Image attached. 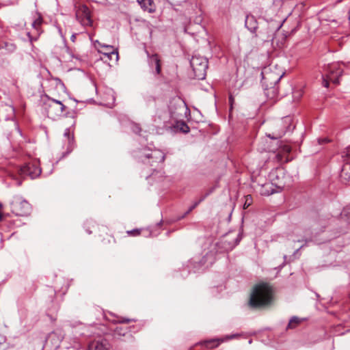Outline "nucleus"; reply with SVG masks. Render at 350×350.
I'll return each mask as SVG.
<instances>
[{
  "label": "nucleus",
  "instance_id": "29",
  "mask_svg": "<svg viewBox=\"0 0 350 350\" xmlns=\"http://www.w3.org/2000/svg\"><path fill=\"white\" fill-rule=\"evenodd\" d=\"M55 337H56V335H55V333H51V334L49 335V336H48V338H46V345H48V344H49V342L50 341L53 340Z\"/></svg>",
  "mask_w": 350,
  "mask_h": 350
},
{
  "label": "nucleus",
  "instance_id": "6",
  "mask_svg": "<svg viewBox=\"0 0 350 350\" xmlns=\"http://www.w3.org/2000/svg\"><path fill=\"white\" fill-rule=\"evenodd\" d=\"M190 65L193 71L194 76L199 80L204 79L208 68V60L200 55H193L190 60Z\"/></svg>",
  "mask_w": 350,
  "mask_h": 350
},
{
  "label": "nucleus",
  "instance_id": "8",
  "mask_svg": "<svg viewBox=\"0 0 350 350\" xmlns=\"http://www.w3.org/2000/svg\"><path fill=\"white\" fill-rule=\"evenodd\" d=\"M12 212L17 216L26 217L30 215V204L20 198H15L11 203Z\"/></svg>",
  "mask_w": 350,
  "mask_h": 350
},
{
  "label": "nucleus",
  "instance_id": "12",
  "mask_svg": "<svg viewBox=\"0 0 350 350\" xmlns=\"http://www.w3.org/2000/svg\"><path fill=\"white\" fill-rule=\"evenodd\" d=\"M43 23V19L42 15L36 12V16L33 21L32 22L31 26L34 29L35 32L33 35L31 34V32H27V36L29 38L30 42L32 44L33 42L36 41L40 36L42 31H41V25Z\"/></svg>",
  "mask_w": 350,
  "mask_h": 350
},
{
  "label": "nucleus",
  "instance_id": "1",
  "mask_svg": "<svg viewBox=\"0 0 350 350\" xmlns=\"http://www.w3.org/2000/svg\"><path fill=\"white\" fill-rule=\"evenodd\" d=\"M137 161L149 169L150 172L155 171L165 161V154L159 149L144 148L135 153Z\"/></svg>",
  "mask_w": 350,
  "mask_h": 350
},
{
  "label": "nucleus",
  "instance_id": "11",
  "mask_svg": "<svg viewBox=\"0 0 350 350\" xmlns=\"http://www.w3.org/2000/svg\"><path fill=\"white\" fill-rule=\"evenodd\" d=\"M76 17L83 26H92L93 21L91 18L90 11L85 5H80L77 12Z\"/></svg>",
  "mask_w": 350,
  "mask_h": 350
},
{
  "label": "nucleus",
  "instance_id": "7",
  "mask_svg": "<svg viewBox=\"0 0 350 350\" xmlns=\"http://www.w3.org/2000/svg\"><path fill=\"white\" fill-rule=\"evenodd\" d=\"M325 77H323V85L328 88L329 82L332 81L334 84L339 83V78L342 74V70L337 64H329L326 66Z\"/></svg>",
  "mask_w": 350,
  "mask_h": 350
},
{
  "label": "nucleus",
  "instance_id": "25",
  "mask_svg": "<svg viewBox=\"0 0 350 350\" xmlns=\"http://www.w3.org/2000/svg\"><path fill=\"white\" fill-rule=\"evenodd\" d=\"M341 217L350 223V206L345 208L341 212Z\"/></svg>",
  "mask_w": 350,
  "mask_h": 350
},
{
  "label": "nucleus",
  "instance_id": "33",
  "mask_svg": "<svg viewBox=\"0 0 350 350\" xmlns=\"http://www.w3.org/2000/svg\"><path fill=\"white\" fill-rule=\"evenodd\" d=\"M276 157L278 161H282V156L279 153L276 154Z\"/></svg>",
  "mask_w": 350,
  "mask_h": 350
},
{
  "label": "nucleus",
  "instance_id": "18",
  "mask_svg": "<svg viewBox=\"0 0 350 350\" xmlns=\"http://www.w3.org/2000/svg\"><path fill=\"white\" fill-rule=\"evenodd\" d=\"M293 120L292 118L290 116H286L282 120V124H284V126L285 127V129H284L281 133H280L275 138L281 137L282 135H284L286 132L292 131L295 126H292ZM269 137H271V135H269ZM271 138H273L271 137Z\"/></svg>",
  "mask_w": 350,
  "mask_h": 350
},
{
  "label": "nucleus",
  "instance_id": "2",
  "mask_svg": "<svg viewBox=\"0 0 350 350\" xmlns=\"http://www.w3.org/2000/svg\"><path fill=\"white\" fill-rule=\"evenodd\" d=\"M273 288L267 283L256 285L250 295L248 302L252 308H262L270 305L273 300Z\"/></svg>",
  "mask_w": 350,
  "mask_h": 350
},
{
  "label": "nucleus",
  "instance_id": "9",
  "mask_svg": "<svg viewBox=\"0 0 350 350\" xmlns=\"http://www.w3.org/2000/svg\"><path fill=\"white\" fill-rule=\"evenodd\" d=\"M20 175L34 179L41 174V168L38 161H32L23 165L19 170Z\"/></svg>",
  "mask_w": 350,
  "mask_h": 350
},
{
  "label": "nucleus",
  "instance_id": "16",
  "mask_svg": "<svg viewBox=\"0 0 350 350\" xmlns=\"http://www.w3.org/2000/svg\"><path fill=\"white\" fill-rule=\"evenodd\" d=\"M144 11L149 13H154L156 10V6L153 0H137Z\"/></svg>",
  "mask_w": 350,
  "mask_h": 350
},
{
  "label": "nucleus",
  "instance_id": "28",
  "mask_svg": "<svg viewBox=\"0 0 350 350\" xmlns=\"http://www.w3.org/2000/svg\"><path fill=\"white\" fill-rule=\"evenodd\" d=\"M141 229H133L126 231V233L130 236H138L141 234Z\"/></svg>",
  "mask_w": 350,
  "mask_h": 350
},
{
  "label": "nucleus",
  "instance_id": "21",
  "mask_svg": "<svg viewBox=\"0 0 350 350\" xmlns=\"http://www.w3.org/2000/svg\"><path fill=\"white\" fill-rule=\"evenodd\" d=\"M64 135L67 137V140H68V146H67V152H66V154H68L73 150V149L75 148V144L73 136L72 135L71 136L69 129H67L65 131Z\"/></svg>",
  "mask_w": 350,
  "mask_h": 350
},
{
  "label": "nucleus",
  "instance_id": "35",
  "mask_svg": "<svg viewBox=\"0 0 350 350\" xmlns=\"http://www.w3.org/2000/svg\"><path fill=\"white\" fill-rule=\"evenodd\" d=\"M297 241L298 242H301V241L307 242L308 239H298Z\"/></svg>",
  "mask_w": 350,
  "mask_h": 350
},
{
  "label": "nucleus",
  "instance_id": "20",
  "mask_svg": "<svg viewBox=\"0 0 350 350\" xmlns=\"http://www.w3.org/2000/svg\"><path fill=\"white\" fill-rule=\"evenodd\" d=\"M149 64L150 66H155L156 73L159 75L161 72V60L157 54H152V55H149Z\"/></svg>",
  "mask_w": 350,
  "mask_h": 350
},
{
  "label": "nucleus",
  "instance_id": "27",
  "mask_svg": "<svg viewBox=\"0 0 350 350\" xmlns=\"http://www.w3.org/2000/svg\"><path fill=\"white\" fill-rule=\"evenodd\" d=\"M342 157L343 159L344 162L350 161V146L347 147L342 152Z\"/></svg>",
  "mask_w": 350,
  "mask_h": 350
},
{
  "label": "nucleus",
  "instance_id": "26",
  "mask_svg": "<svg viewBox=\"0 0 350 350\" xmlns=\"http://www.w3.org/2000/svg\"><path fill=\"white\" fill-rule=\"evenodd\" d=\"M178 129L184 133H187L189 132V127L188 125L183 121L178 122L177 123Z\"/></svg>",
  "mask_w": 350,
  "mask_h": 350
},
{
  "label": "nucleus",
  "instance_id": "4",
  "mask_svg": "<svg viewBox=\"0 0 350 350\" xmlns=\"http://www.w3.org/2000/svg\"><path fill=\"white\" fill-rule=\"evenodd\" d=\"M269 177L278 192L286 188H289L292 185L291 177L286 174L283 170H276L271 172Z\"/></svg>",
  "mask_w": 350,
  "mask_h": 350
},
{
  "label": "nucleus",
  "instance_id": "10",
  "mask_svg": "<svg viewBox=\"0 0 350 350\" xmlns=\"http://www.w3.org/2000/svg\"><path fill=\"white\" fill-rule=\"evenodd\" d=\"M281 25H277L275 27H273L272 24L266 23L263 27L260 30L259 34L261 39L264 42L271 41V44L273 45L275 41V31H278Z\"/></svg>",
  "mask_w": 350,
  "mask_h": 350
},
{
  "label": "nucleus",
  "instance_id": "24",
  "mask_svg": "<svg viewBox=\"0 0 350 350\" xmlns=\"http://www.w3.org/2000/svg\"><path fill=\"white\" fill-rule=\"evenodd\" d=\"M202 344L206 348H214V347H217L220 344V341L219 340H211L204 341L202 342Z\"/></svg>",
  "mask_w": 350,
  "mask_h": 350
},
{
  "label": "nucleus",
  "instance_id": "22",
  "mask_svg": "<svg viewBox=\"0 0 350 350\" xmlns=\"http://www.w3.org/2000/svg\"><path fill=\"white\" fill-rule=\"evenodd\" d=\"M212 192L211 190L209 192L206 193L205 195H204L202 197L200 198V199L193 203L192 206H191L187 212H185L182 216L179 217L178 218V220L182 219L185 218L188 214H189L201 202L204 200V199Z\"/></svg>",
  "mask_w": 350,
  "mask_h": 350
},
{
  "label": "nucleus",
  "instance_id": "34",
  "mask_svg": "<svg viewBox=\"0 0 350 350\" xmlns=\"http://www.w3.org/2000/svg\"><path fill=\"white\" fill-rule=\"evenodd\" d=\"M9 109L12 111V113L14 112V109L12 106L8 107Z\"/></svg>",
  "mask_w": 350,
  "mask_h": 350
},
{
  "label": "nucleus",
  "instance_id": "30",
  "mask_svg": "<svg viewBox=\"0 0 350 350\" xmlns=\"http://www.w3.org/2000/svg\"><path fill=\"white\" fill-rule=\"evenodd\" d=\"M133 131L135 133H139V132L141 131V128L139 127V126L138 124H134L133 126Z\"/></svg>",
  "mask_w": 350,
  "mask_h": 350
},
{
  "label": "nucleus",
  "instance_id": "5",
  "mask_svg": "<svg viewBox=\"0 0 350 350\" xmlns=\"http://www.w3.org/2000/svg\"><path fill=\"white\" fill-rule=\"evenodd\" d=\"M111 323L119 325L116 326L113 331L114 336L118 338L121 337L133 338L131 334V327L124 325L132 322H135L134 319H129L122 317H116V319L110 320Z\"/></svg>",
  "mask_w": 350,
  "mask_h": 350
},
{
  "label": "nucleus",
  "instance_id": "31",
  "mask_svg": "<svg viewBox=\"0 0 350 350\" xmlns=\"http://www.w3.org/2000/svg\"><path fill=\"white\" fill-rule=\"evenodd\" d=\"M328 142H329V140L326 137L318 139V142L319 144L327 143Z\"/></svg>",
  "mask_w": 350,
  "mask_h": 350
},
{
  "label": "nucleus",
  "instance_id": "3",
  "mask_svg": "<svg viewBox=\"0 0 350 350\" xmlns=\"http://www.w3.org/2000/svg\"><path fill=\"white\" fill-rule=\"evenodd\" d=\"M43 108L47 113V116L51 119H56L66 111L67 107L65 104L49 96H46V99L44 101Z\"/></svg>",
  "mask_w": 350,
  "mask_h": 350
},
{
  "label": "nucleus",
  "instance_id": "32",
  "mask_svg": "<svg viewBox=\"0 0 350 350\" xmlns=\"http://www.w3.org/2000/svg\"><path fill=\"white\" fill-rule=\"evenodd\" d=\"M247 198H248V196H247ZM247 201H248V198L246 199V202H245V204L243 205V208H247L250 205V203H248Z\"/></svg>",
  "mask_w": 350,
  "mask_h": 350
},
{
  "label": "nucleus",
  "instance_id": "23",
  "mask_svg": "<svg viewBox=\"0 0 350 350\" xmlns=\"http://www.w3.org/2000/svg\"><path fill=\"white\" fill-rule=\"evenodd\" d=\"M303 319L297 317H293L288 322L286 329H295L296 328L301 322Z\"/></svg>",
  "mask_w": 350,
  "mask_h": 350
},
{
  "label": "nucleus",
  "instance_id": "13",
  "mask_svg": "<svg viewBox=\"0 0 350 350\" xmlns=\"http://www.w3.org/2000/svg\"><path fill=\"white\" fill-rule=\"evenodd\" d=\"M245 27L253 34V38H258L257 29L258 28V23L256 17L253 15L248 14L245 17Z\"/></svg>",
  "mask_w": 350,
  "mask_h": 350
},
{
  "label": "nucleus",
  "instance_id": "19",
  "mask_svg": "<svg viewBox=\"0 0 350 350\" xmlns=\"http://www.w3.org/2000/svg\"><path fill=\"white\" fill-rule=\"evenodd\" d=\"M340 178L342 182L345 184L350 185V163L349 161L345 162L343 165L341 172Z\"/></svg>",
  "mask_w": 350,
  "mask_h": 350
},
{
  "label": "nucleus",
  "instance_id": "15",
  "mask_svg": "<svg viewBox=\"0 0 350 350\" xmlns=\"http://www.w3.org/2000/svg\"><path fill=\"white\" fill-rule=\"evenodd\" d=\"M99 46L102 48L105 49V51H102L98 50V52L104 55V58L107 57L109 59L112 58V56L115 55L116 60L118 59V53L113 47L111 45H105L99 44ZM103 59V57H102Z\"/></svg>",
  "mask_w": 350,
  "mask_h": 350
},
{
  "label": "nucleus",
  "instance_id": "38",
  "mask_svg": "<svg viewBox=\"0 0 350 350\" xmlns=\"http://www.w3.org/2000/svg\"><path fill=\"white\" fill-rule=\"evenodd\" d=\"M303 247H304V245H301V246L299 247V248H298V249L297 250V252L298 250H299L300 249H301Z\"/></svg>",
  "mask_w": 350,
  "mask_h": 350
},
{
  "label": "nucleus",
  "instance_id": "37",
  "mask_svg": "<svg viewBox=\"0 0 350 350\" xmlns=\"http://www.w3.org/2000/svg\"><path fill=\"white\" fill-rule=\"evenodd\" d=\"M75 38V35H72V37H71V39L72 41H74V39Z\"/></svg>",
  "mask_w": 350,
  "mask_h": 350
},
{
  "label": "nucleus",
  "instance_id": "36",
  "mask_svg": "<svg viewBox=\"0 0 350 350\" xmlns=\"http://www.w3.org/2000/svg\"><path fill=\"white\" fill-rule=\"evenodd\" d=\"M58 347H59V343L58 342L54 345V348L55 349Z\"/></svg>",
  "mask_w": 350,
  "mask_h": 350
},
{
  "label": "nucleus",
  "instance_id": "17",
  "mask_svg": "<svg viewBox=\"0 0 350 350\" xmlns=\"http://www.w3.org/2000/svg\"><path fill=\"white\" fill-rule=\"evenodd\" d=\"M260 192L262 195L269 196L274 193H278V191L273 185V183L267 182L261 186Z\"/></svg>",
  "mask_w": 350,
  "mask_h": 350
},
{
  "label": "nucleus",
  "instance_id": "39",
  "mask_svg": "<svg viewBox=\"0 0 350 350\" xmlns=\"http://www.w3.org/2000/svg\"><path fill=\"white\" fill-rule=\"evenodd\" d=\"M272 89H273V92H274L275 90V88L273 87Z\"/></svg>",
  "mask_w": 350,
  "mask_h": 350
},
{
  "label": "nucleus",
  "instance_id": "14",
  "mask_svg": "<svg viewBox=\"0 0 350 350\" xmlns=\"http://www.w3.org/2000/svg\"><path fill=\"white\" fill-rule=\"evenodd\" d=\"M109 347L106 340H94L89 344L88 350H109Z\"/></svg>",
  "mask_w": 350,
  "mask_h": 350
}]
</instances>
